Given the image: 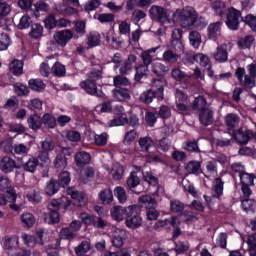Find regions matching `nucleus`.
<instances>
[{
  "label": "nucleus",
  "instance_id": "obj_1",
  "mask_svg": "<svg viewBox=\"0 0 256 256\" xmlns=\"http://www.w3.org/2000/svg\"><path fill=\"white\" fill-rule=\"evenodd\" d=\"M69 207H71V200L67 199V197L63 196L53 199L47 205L48 212L44 214L45 223H48V225H57L61 221L60 211L65 213Z\"/></svg>",
  "mask_w": 256,
  "mask_h": 256
},
{
  "label": "nucleus",
  "instance_id": "obj_2",
  "mask_svg": "<svg viewBox=\"0 0 256 256\" xmlns=\"http://www.w3.org/2000/svg\"><path fill=\"white\" fill-rule=\"evenodd\" d=\"M154 85L157 88H150L141 93L139 97L140 103H144V105H151L154 99L158 101H163L165 99V85L161 80L154 81Z\"/></svg>",
  "mask_w": 256,
  "mask_h": 256
},
{
  "label": "nucleus",
  "instance_id": "obj_3",
  "mask_svg": "<svg viewBox=\"0 0 256 256\" xmlns=\"http://www.w3.org/2000/svg\"><path fill=\"white\" fill-rule=\"evenodd\" d=\"M140 151L142 153H147L146 159L150 163H161V156H159V150L154 148V151H151L155 147V141L151 137H141L138 140Z\"/></svg>",
  "mask_w": 256,
  "mask_h": 256
},
{
  "label": "nucleus",
  "instance_id": "obj_4",
  "mask_svg": "<svg viewBox=\"0 0 256 256\" xmlns=\"http://www.w3.org/2000/svg\"><path fill=\"white\" fill-rule=\"evenodd\" d=\"M180 25L183 29H195L197 12L191 9H183L179 13Z\"/></svg>",
  "mask_w": 256,
  "mask_h": 256
},
{
  "label": "nucleus",
  "instance_id": "obj_5",
  "mask_svg": "<svg viewBox=\"0 0 256 256\" xmlns=\"http://www.w3.org/2000/svg\"><path fill=\"white\" fill-rule=\"evenodd\" d=\"M7 203L12 211L20 213L21 206L17 205V191L15 189L7 190L5 193H0V207H3Z\"/></svg>",
  "mask_w": 256,
  "mask_h": 256
},
{
  "label": "nucleus",
  "instance_id": "obj_6",
  "mask_svg": "<svg viewBox=\"0 0 256 256\" xmlns=\"http://www.w3.org/2000/svg\"><path fill=\"white\" fill-rule=\"evenodd\" d=\"M139 208L137 205H132L130 212H128L125 218V225L128 229H139L143 225V218L139 215Z\"/></svg>",
  "mask_w": 256,
  "mask_h": 256
},
{
  "label": "nucleus",
  "instance_id": "obj_7",
  "mask_svg": "<svg viewBox=\"0 0 256 256\" xmlns=\"http://www.w3.org/2000/svg\"><path fill=\"white\" fill-rule=\"evenodd\" d=\"M149 15L152 21H156L157 23H171V20H169V13L163 6H151Z\"/></svg>",
  "mask_w": 256,
  "mask_h": 256
},
{
  "label": "nucleus",
  "instance_id": "obj_8",
  "mask_svg": "<svg viewBox=\"0 0 256 256\" xmlns=\"http://www.w3.org/2000/svg\"><path fill=\"white\" fill-rule=\"evenodd\" d=\"M241 11L235 9V8H230L228 10V13L226 14V26L230 31H239V25L241 22L239 19H241Z\"/></svg>",
  "mask_w": 256,
  "mask_h": 256
},
{
  "label": "nucleus",
  "instance_id": "obj_9",
  "mask_svg": "<svg viewBox=\"0 0 256 256\" xmlns=\"http://www.w3.org/2000/svg\"><path fill=\"white\" fill-rule=\"evenodd\" d=\"M225 187V182H223V179L221 177H217L214 180V186L213 191L214 195L212 197H208L207 195H204V199L208 205V207H213V199H221L223 197V189Z\"/></svg>",
  "mask_w": 256,
  "mask_h": 256
},
{
  "label": "nucleus",
  "instance_id": "obj_10",
  "mask_svg": "<svg viewBox=\"0 0 256 256\" xmlns=\"http://www.w3.org/2000/svg\"><path fill=\"white\" fill-rule=\"evenodd\" d=\"M73 155V148L63 147L54 159L53 165L55 169H65L67 167V157Z\"/></svg>",
  "mask_w": 256,
  "mask_h": 256
},
{
  "label": "nucleus",
  "instance_id": "obj_11",
  "mask_svg": "<svg viewBox=\"0 0 256 256\" xmlns=\"http://www.w3.org/2000/svg\"><path fill=\"white\" fill-rule=\"evenodd\" d=\"M81 219L84 225L92 226L94 229H103L107 227V221L103 218L88 213L81 214Z\"/></svg>",
  "mask_w": 256,
  "mask_h": 256
},
{
  "label": "nucleus",
  "instance_id": "obj_12",
  "mask_svg": "<svg viewBox=\"0 0 256 256\" xmlns=\"http://www.w3.org/2000/svg\"><path fill=\"white\" fill-rule=\"evenodd\" d=\"M233 137L240 145H247L251 139H255L256 135L253 130L237 129L233 131Z\"/></svg>",
  "mask_w": 256,
  "mask_h": 256
},
{
  "label": "nucleus",
  "instance_id": "obj_13",
  "mask_svg": "<svg viewBox=\"0 0 256 256\" xmlns=\"http://www.w3.org/2000/svg\"><path fill=\"white\" fill-rule=\"evenodd\" d=\"M80 87L87 93V95H91L92 97H98L101 98L105 94L103 93V90H98L97 89V83L93 82L92 80H83L80 82Z\"/></svg>",
  "mask_w": 256,
  "mask_h": 256
},
{
  "label": "nucleus",
  "instance_id": "obj_14",
  "mask_svg": "<svg viewBox=\"0 0 256 256\" xmlns=\"http://www.w3.org/2000/svg\"><path fill=\"white\" fill-rule=\"evenodd\" d=\"M215 112L211 108L203 109L198 112V121L202 127H209L215 123Z\"/></svg>",
  "mask_w": 256,
  "mask_h": 256
},
{
  "label": "nucleus",
  "instance_id": "obj_15",
  "mask_svg": "<svg viewBox=\"0 0 256 256\" xmlns=\"http://www.w3.org/2000/svg\"><path fill=\"white\" fill-rule=\"evenodd\" d=\"M182 37H183V30L175 29L172 32L171 47L176 51V53H183L185 49V45L183 44Z\"/></svg>",
  "mask_w": 256,
  "mask_h": 256
},
{
  "label": "nucleus",
  "instance_id": "obj_16",
  "mask_svg": "<svg viewBox=\"0 0 256 256\" xmlns=\"http://www.w3.org/2000/svg\"><path fill=\"white\" fill-rule=\"evenodd\" d=\"M73 38V31L70 29L58 31L54 34V41L59 47H67V43Z\"/></svg>",
  "mask_w": 256,
  "mask_h": 256
},
{
  "label": "nucleus",
  "instance_id": "obj_17",
  "mask_svg": "<svg viewBox=\"0 0 256 256\" xmlns=\"http://www.w3.org/2000/svg\"><path fill=\"white\" fill-rule=\"evenodd\" d=\"M126 185L128 189H130L132 193H135L136 195H141V193H143L142 190H137V187L141 185V178L138 177L137 172L135 171L131 172L128 176Z\"/></svg>",
  "mask_w": 256,
  "mask_h": 256
},
{
  "label": "nucleus",
  "instance_id": "obj_18",
  "mask_svg": "<svg viewBox=\"0 0 256 256\" xmlns=\"http://www.w3.org/2000/svg\"><path fill=\"white\" fill-rule=\"evenodd\" d=\"M131 212V206L123 207V206H114L111 208L110 213L112 219L114 221H123L126 219L127 215Z\"/></svg>",
  "mask_w": 256,
  "mask_h": 256
},
{
  "label": "nucleus",
  "instance_id": "obj_19",
  "mask_svg": "<svg viewBox=\"0 0 256 256\" xmlns=\"http://www.w3.org/2000/svg\"><path fill=\"white\" fill-rule=\"evenodd\" d=\"M66 193L70 195L71 199L78 202V207H85L87 205V197L84 192H79L75 187H70Z\"/></svg>",
  "mask_w": 256,
  "mask_h": 256
},
{
  "label": "nucleus",
  "instance_id": "obj_20",
  "mask_svg": "<svg viewBox=\"0 0 256 256\" xmlns=\"http://www.w3.org/2000/svg\"><path fill=\"white\" fill-rule=\"evenodd\" d=\"M40 165L41 164L39 163L37 158H35V156H31L26 162L19 165L17 169H21L26 173H35Z\"/></svg>",
  "mask_w": 256,
  "mask_h": 256
},
{
  "label": "nucleus",
  "instance_id": "obj_21",
  "mask_svg": "<svg viewBox=\"0 0 256 256\" xmlns=\"http://www.w3.org/2000/svg\"><path fill=\"white\" fill-rule=\"evenodd\" d=\"M17 162L9 156H5L0 161V170L2 173H13L14 169H17Z\"/></svg>",
  "mask_w": 256,
  "mask_h": 256
},
{
  "label": "nucleus",
  "instance_id": "obj_22",
  "mask_svg": "<svg viewBox=\"0 0 256 256\" xmlns=\"http://www.w3.org/2000/svg\"><path fill=\"white\" fill-rule=\"evenodd\" d=\"M27 125L29 129L37 133L43 127L42 117L37 113L30 114L27 118Z\"/></svg>",
  "mask_w": 256,
  "mask_h": 256
},
{
  "label": "nucleus",
  "instance_id": "obj_23",
  "mask_svg": "<svg viewBox=\"0 0 256 256\" xmlns=\"http://www.w3.org/2000/svg\"><path fill=\"white\" fill-rule=\"evenodd\" d=\"M224 123L229 131H235L239 127V123H241V117L236 113H228L224 117Z\"/></svg>",
  "mask_w": 256,
  "mask_h": 256
},
{
  "label": "nucleus",
  "instance_id": "obj_24",
  "mask_svg": "<svg viewBox=\"0 0 256 256\" xmlns=\"http://www.w3.org/2000/svg\"><path fill=\"white\" fill-rule=\"evenodd\" d=\"M74 161L76 167H85V165H89V163H91V154L85 151L77 152L74 156Z\"/></svg>",
  "mask_w": 256,
  "mask_h": 256
},
{
  "label": "nucleus",
  "instance_id": "obj_25",
  "mask_svg": "<svg viewBox=\"0 0 256 256\" xmlns=\"http://www.w3.org/2000/svg\"><path fill=\"white\" fill-rule=\"evenodd\" d=\"M215 61L218 63H225L229 59V52L227 50V44H222L217 47V51L214 54Z\"/></svg>",
  "mask_w": 256,
  "mask_h": 256
},
{
  "label": "nucleus",
  "instance_id": "obj_26",
  "mask_svg": "<svg viewBox=\"0 0 256 256\" xmlns=\"http://www.w3.org/2000/svg\"><path fill=\"white\" fill-rule=\"evenodd\" d=\"M139 203L141 207L147 209V211L151 209H157V200L149 195H144L139 198Z\"/></svg>",
  "mask_w": 256,
  "mask_h": 256
},
{
  "label": "nucleus",
  "instance_id": "obj_27",
  "mask_svg": "<svg viewBox=\"0 0 256 256\" xmlns=\"http://www.w3.org/2000/svg\"><path fill=\"white\" fill-rule=\"evenodd\" d=\"M59 189H61V184L55 178H51L45 187V193L49 197H53L56 193H59Z\"/></svg>",
  "mask_w": 256,
  "mask_h": 256
},
{
  "label": "nucleus",
  "instance_id": "obj_28",
  "mask_svg": "<svg viewBox=\"0 0 256 256\" xmlns=\"http://www.w3.org/2000/svg\"><path fill=\"white\" fill-rule=\"evenodd\" d=\"M98 199L102 205H111L113 203V191L109 188L102 189L98 194Z\"/></svg>",
  "mask_w": 256,
  "mask_h": 256
},
{
  "label": "nucleus",
  "instance_id": "obj_29",
  "mask_svg": "<svg viewBox=\"0 0 256 256\" xmlns=\"http://www.w3.org/2000/svg\"><path fill=\"white\" fill-rule=\"evenodd\" d=\"M221 25H223L220 21L211 23L208 26V39L212 41L217 40L218 35H221Z\"/></svg>",
  "mask_w": 256,
  "mask_h": 256
},
{
  "label": "nucleus",
  "instance_id": "obj_30",
  "mask_svg": "<svg viewBox=\"0 0 256 256\" xmlns=\"http://www.w3.org/2000/svg\"><path fill=\"white\" fill-rule=\"evenodd\" d=\"M41 12L43 13H47V11H49V4L45 3L44 1H37L32 8V13L31 15H33L36 18L41 17Z\"/></svg>",
  "mask_w": 256,
  "mask_h": 256
},
{
  "label": "nucleus",
  "instance_id": "obj_31",
  "mask_svg": "<svg viewBox=\"0 0 256 256\" xmlns=\"http://www.w3.org/2000/svg\"><path fill=\"white\" fill-rule=\"evenodd\" d=\"M151 71L157 77H165V75H167V73H169V66L161 64L159 62H154V63H152Z\"/></svg>",
  "mask_w": 256,
  "mask_h": 256
},
{
  "label": "nucleus",
  "instance_id": "obj_32",
  "mask_svg": "<svg viewBox=\"0 0 256 256\" xmlns=\"http://www.w3.org/2000/svg\"><path fill=\"white\" fill-rule=\"evenodd\" d=\"M29 37L30 39H41L43 37V25L39 23H33L30 26Z\"/></svg>",
  "mask_w": 256,
  "mask_h": 256
},
{
  "label": "nucleus",
  "instance_id": "obj_33",
  "mask_svg": "<svg viewBox=\"0 0 256 256\" xmlns=\"http://www.w3.org/2000/svg\"><path fill=\"white\" fill-rule=\"evenodd\" d=\"M42 125H44L46 129H55V127H57V119L51 113H44L42 116Z\"/></svg>",
  "mask_w": 256,
  "mask_h": 256
},
{
  "label": "nucleus",
  "instance_id": "obj_34",
  "mask_svg": "<svg viewBox=\"0 0 256 256\" xmlns=\"http://www.w3.org/2000/svg\"><path fill=\"white\" fill-rule=\"evenodd\" d=\"M87 45L89 49L93 47H99L101 45V34L99 32H90L87 36Z\"/></svg>",
  "mask_w": 256,
  "mask_h": 256
},
{
  "label": "nucleus",
  "instance_id": "obj_35",
  "mask_svg": "<svg viewBox=\"0 0 256 256\" xmlns=\"http://www.w3.org/2000/svg\"><path fill=\"white\" fill-rule=\"evenodd\" d=\"M91 251V243L87 240H83L78 246L74 248V253L77 256H85Z\"/></svg>",
  "mask_w": 256,
  "mask_h": 256
},
{
  "label": "nucleus",
  "instance_id": "obj_36",
  "mask_svg": "<svg viewBox=\"0 0 256 256\" xmlns=\"http://www.w3.org/2000/svg\"><path fill=\"white\" fill-rule=\"evenodd\" d=\"M253 43H255V36L246 35L238 40V47L242 50L251 49Z\"/></svg>",
  "mask_w": 256,
  "mask_h": 256
},
{
  "label": "nucleus",
  "instance_id": "obj_37",
  "mask_svg": "<svg viewBox=\"0 0 256 256\" xmlns=\"http://www.w3.org/2000/svg\"><path fill=\"white\" fill-rule=\"evenodd\" d=\"M113 97L118 99V101H127V99H131V95L129 94V89L127 88H115L113 91Z\"/></svg>",
  "mask_w": 256,
  "mask_h": 256
},
{
  "label": "nucleus",
  "instance_id": "obj_38",
  "mask_svg": "<svg viewBox=\"0 0 256 256\" xmlns=\"http://www.w3.org/2000/svg\"><path fill=\"white\" fill-rule=\"evenodd\" d=\"M125 230H119L115 232L112 236V245L117 249H120L122 245L125 243Z\"/></svg>",
  "mask_w": 256,
  "mask_h": 256
},
{
  "label": "nucleus",
  "instance_id": "obj_39",
  "mask_svg": "<svg viewBox=\"0 0 256 256\" xmlns=\"http://www.w3.org/2000/svg\"><path fill=\"white\" fill-rule=\"evenodd\" d=\"M23 61L22 60H13L9 64L10 72L13 73L16 77L23 75Z\"/></svg>",
  "mask_w": 256,
  "mask_h": 256
},
{
  "label": "nucleus",
  "instance_id": "obj_40",
  "mask_svg": "<svg viewBox=\"0 0 256 256\" xmlns=\"http://www.w3.org/2000/svg\"><path fill=\"white\" fill-rule=\"evenodd\" d=\"M185 170L189 175H199V171H201V162L191 160L186 164Z\"/></svg>",
  "mask_w": 256,
  "mask_h": 256
},
{
  "label": "nucleus",
  "instance_id": "obj_41",
  "mask_svg": "<svg viewBox=\"0 0 256 256\" xmlns=\"http://www.w3.org/2000/svg\"><path fill=\"white\" fill-rule=\"evenodd\" d=\"M241 206L246 213H255L256 211V201L254 199L246 198L241 200Z\"/></svg>",
  "mask_w": 256,
  "mask_h": 256
},
{
  "label": "nucleus",
  "instance_id": "obj_42",
  "mask_svg": "<svg viewBox=\"0 0 256 256\" xmlns=\"http://www.w3.org/2000/svg\"><path fill=\"white\" fill-rule=\"evenodd\" d=\"M28 87L32 91H38L39 93H41V91H45L47 85H45L43 80L41 79H31L28 82Z\"/></svg>",
  "mask_w": 256,
  "mask_h": 256
},
{
  "label": "nucleus",
  "instance_id": "obj_43",
  "mask_svg": "<svg viewBox=\"0 0 256 256\" xmlns=\"http://www.w3.org/2000/svg\"><path fill=\"white\" fill-rule=\"evenodd\" d=\"M20 219H21L24 227H27L28 229H31V227H33V225H35V222H36L35 216L29 212H24L20 216Z\"/></svg>",
  "mask_w": 256,
  "mask_h": 256
},
{
  "label": "nucleus",
  "instance_id": "obj_44",
  "mask_svg": "<svg viewBox=\"0 0 256 256\" xmlns=\"http://www.w3.org/2000/svg\"><path fill=\"white\" fill-rule=\"evenodd\" d=\"M4 247L8 250L17 249L19 247V237L17 235L5 236Z\"/></svg>",
  "mask_w": 256,
  "mask_h": 256
},
{
  "label": "nucleus",
  "instance_id": "obj_45",
  "mask_svg": "<svg viewBox=\"0 0 256 256\" xmlns=\"http://www.w3.org/2000/svg\"><path fill=\"white\" fill-rule=\"evenodd\" d=\"M59 237L63 241H73V239L77 237V234L73 232L71 228L68 226V227L61 228Z\"/></svg>",
  "mask_w": 256,
  "mask_h": 256
},
{
  "label": "nucleus",
  "instance_id": "obj_46",
  "mask_svg": "<svg viewBox=\"0 0 256 256\" xmlns=\"http://www.w3.org/2000/svg\"><path fill=\"white\" fill-rule=\"evenodd\" d=\"M113 85L114 87H116V89H121L122 87H129V85H131V82L127 79V77L120 74L114 76Z\"/></svg>",
  "mask_w": 256,
  "mask_h": 256
},
{
  "label": "nucleus",
  "instance_id": "obj_47",
  "mask_svg": "<svg viewBox=\"0 0 256 256\" xmlns=\"http://www.w3.org/2000/svg\"><path fill=\"white\" fill-rule=\"evenodd\" d=\"M87 27V23L83 20L76 21L74 24V31L76 35L74 36V39H79V37H83L86 33L85 29Z\"/></svg>",
  "mask_w": 256,
  "mask_h": 256
},
{
  "label": "nucleus",
  "instance_id": "obj_48",
  "mask_svg": "<svg viewBox=\"0 0 256 256\" xmlns=\"http://www.w3.org/2000/svg\"><path fill=\"white\" fill-rule=\"evenodd\" d=\"M192 109L194 111H198V113L203 111V109H207V99H205L203 96L196 97L194 99Z\"/></svg>",
  "mask_w": 256,
  "mask_h": 256
},
{
  "label": "nucleus",
  "instance_id": "obj_49",
  "mask_svg": "<svg viewBox=\"0 0 256 256\" xmlns=\"http://www.w3.org/2000/svg\"><path fill=\"white\" fill-rule=\"evenodd\" d=\"M58 183L63 189L69 187V183H71V173H69L68 171H62L58 175Z\"/></svg>",
  "mask_w": 256,
  "mask_h": 256
},
{
  "label": "nucleus",
  "instance_id": "obj_50",
  "mask_svg": "<svg viewBox=\"0 0 256 256\" xmlns=\"http://www.w3.org/2000/svg\"><path fill=\"white\" fill-rule=\"evenodd\" d=\"M156 114L162 121H167V119H171V108L167 105H161Z\"/></svg>",
  "mask_w": 256,
  "mask_h": 256
},
{
  "label": "nucleus",
  "instance_id": "obj_51",
  "mask_svg": "<svg viewBox=\"0 0 256 256\" xmlns=\"http://www.w3.org/2000/svg\"><path fill=\"white\" fill-rule=\"evenodd\" d=\"M147 18V13H145V11L141 10V9H135L132 12L131 15V21L132 23H134V25H139V22L142 19H146Z\"/></svg>",
  "mask_w": 256,
  "mask_h": 256
},
{
  "label": "nucleus",
  "instance_id": "obj_52",
  "mask_svg": "<svg viewBox=\"0 0 256 256\" xmlns=\"http://www.w3.org/2000/svg\"><path fill=\"white\" fill-rule=\"evenodd\" d=\"M143 179L148 185H152V187H157L159 185V178L153 175V172L147 171L142 172Z\"/></svg>",
  "mask_w": 256,
  "mask_h": 256
},
{
  "label": "nucleus",
  "instance_id": "obj_53",
  "mask_svg": "<svg viewBox=\"0 0 256 256\" xmlns=\"http://www.w3.org/2000/svg\"><path fill=\"white\" fill-rule=\"evenodd\" d=\"M242 23L248 25L253 33H256V16L253 14H248L245 17H241Z\"/></svg>",
  "mask_w": 256,
  "mask_h": 256
},
{
  "label": "nucleus",
  "instance_id": "obj_54",
  "mask_svg": "<svg viewBox=\"0 0 256 256\" xmlns=\"http://www.w3.org/2000/svg\"><path fill=\"white\" fill-rule=\"evenodd\" d=\"M212 9L215 11L218 17H225V2L218 0L212 3Z\"/></svg>",
  "mask_w": 256,
  "mask_h": 256
},
{
  "label": "nucleus",
  "instance_id": "obj_55",
  "mask_svg": "<svg viewBox=\"0 0 256 256\" xmlns=\"http://www.w3.org/2000/svg\"><path fill=\"white\" fill-rule=\"evenodd\" d=\"M189 41L190 45H192L194 49H199L201 45V34H199L197 31H191L189 33Z\"/></svg>",
  "mask_w": 256,
  "mask_h": 256
},
{
  "label": "nucleus",
  "instance_id": "obj_56",
  "mask_svg": "<svg viewBox=\"0 0 256 256\" xmlns=\"http://www.w3.org/2000/svg\"><path fill=\"white\" fill-rule=\"evenodd\" d=\"M33 24V20H31V18L29 17V15H23L20 20L19 23L17 25V28L20 31H23L24 29H29V27H31V25Z\"/></svg>",
  "mask_w": 256,
  "mask_h": 256
},
{
  "label": "nucleus",
  "instance_id": "obj_57",
  "mask_svg": "<svg viewBox=\"0 0 256 256\" xmlns=\"http://www.w3.org/2000/svg\"><path fill=\"white\" fill-rule=\"evenodd\" d=\"M163 61L166 63H177V61H179V56L177 53H174L173 50H166L163 53Z\"/></svg>",
  "mask_w": 256,
  "mask_h": 256
},
{
  "label": "nucleus",
  "instance_id": "obj_58",
  "mask_svg": "<svg viewBox=\"0 0 256 256\" xmlns=\"http://www.w3.org/2000/svg\"><path fill=\"white\" fill-rule=\"evenodd\" d=\"M170 210L172 213H183L185 211V204L179 200H171Z\"/></svg>",
  "mask_w": 256,
  "mask_h": 256
},
{
  "label": "nucleus",
  "instance_id": "obj_59",
  "mask_svg": "<svg viewBox=\"0 0 256 256\" xmlns=\"http://www.w3.org/2000/svg\"><path fill=\"white\" fill-rule=\"evenodd\" d=\"M129 123V118L125 116H117L109 122V127H121Z\"/></svg>",
  "mask_w": 256,
  "mask_h": 256
},
{
  "label": "nucleus",
  "instance_id": "obj_60",
  "mask_svg": "<svg viewBox=\"0 0 256 256\" xmlns=\"http://www.w3.org/2000/svg\"><path fill=\"white\" fill-rule=\"evenodd\" d=\"M114 195L118 199L119 203H125L127 201V192L122 186H118L114 189Z\"/></svg>",
  "mask_w": 256,
  "mask_h": 256
},
{
  "label": "nucleus",
  "instance_id": "obj_61",
  "mask_svg": "<svg viewBox=\"0 0 256 256\" xmlns=\"http://www.w3.org/2000/svg\"><path fill=\"white\" fill-rule=\"evenodd\" d=\"M52 73L55 75V77H63L65 76V73H67V70L65 69V66L61 64L60 62H56L52 66Z\"/></svg>",
  "mask_w": 256,
  "mask_h": 256
},
{
  "label": "nucleus",
  "instance_id": "obj_62",
  "mask_svg": "<svg viewBox=\"0 0 256 256\" xmlns=\"http://www.w3.org/2000/svg\"><path fill=\"white\" fill-rule=\"evenodd\" d=\"M157 119H159V116L157 115V113H154L151 111L146 112L145 121L148 127H155V123H157Z\"/></svg>",
  "mask_w": 256,
  "mask_h": 256
},
{
  "label": "nucleus",
  "instance_id": "obj_63",
  "mask_svg": "<svg viewBox=\"0 0 256 256\" xmlns=\"http://www.w3.org/2000/svg\"><path fill=\"white\" fill-rule=\"evenodd\" d=\"M135 139H137V131L130 130L125 134L123 144L126 146L132 145L135 142Z\"/></svg>",
  "mask_w": 256,
  "mask_h": 256
},
{
  "label": "nucleus",
  "instance_id": "obj_64",
  "mask_svg": "<svg viewBox=\"0 0 256 256\" xmlns=\"http://www.w3.org/2000/svg\"><path fill=\"white\" fill-rule=\"evenodd\" d=\"M31 151L25 144H14L12 155H27Z\"/></svg>",
  "mask_w": 256,
  "mask_h": 256
}]
</instances>
